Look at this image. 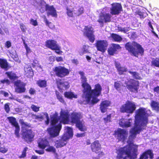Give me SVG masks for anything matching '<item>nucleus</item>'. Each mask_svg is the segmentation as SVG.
I'll use <instances>...</instances> for the list:
<instances>
[{
  "instance_id": "obj_1",
  "label": "nucleus",
  "mask_w": 159,
  "mask_h": 159,
  "mask_svg": "<svg viewBox=\"0 0 159 159\" xmlns=\"http://www.w3.org/2000/svg\"><path fill=\"white\" fill-rule=\"evenodd\" d=\"M150 114V110L143 107L136 110L134 127L130 130L129 140L128 142L129 144L119 149L117 159H120L125 155H127L130 159H135L137 158L138 146L131 143L132 141L135 138L136 134H139L146 126L148 121V117Z\"/></svg>"
},
{
  "instance_id": "obj_36",
  "label": "nucleus",
  "mask_w": 159,
  "mask_h": 159,
  "mask_svg": "<svg viewBox=\"0 0 159 159\" xmlns=\"http://www.w3.org/2000/svg\"><path fill=\"white\" fill-rule=\"evenodd\" d=\"M122 85V84L120 81L115 82L114 84V87L118 91L120 90Z\"/></svg>"
},
{
  "instance_id": "obj_63",
  "label": "nucleus",
  "mask_w": 159,
  "mask_h": 159,
  "mask_svg": "<svg viewBox=\"0 0 159 159\" xmlns=\"http://www.w3.org/2000/svg\"><path fill=\"white\" fill-rule=\"evenodd\" d=\"M76 136L78 137H82L84 136V133H77Z\"/></svg>"
},
{
  "instance_id": "obj_58",
  "label": "nucleus",
  "mask_w": 159,
  "mask_h": 159,
  "mask_svg": "<svg viewBox=\"0 0 159 159\" xmlns=\"http://www.w3.org/2000/svg\"><path fill=\"white\" fill-rule=\"evenodd\" d=\"M25 48L26 50L27 53H29L31 52L30 49V48L26 44H25Z\"/></svg>"
},
{
  "instance_id": "obj_6",
  "label": "nucleus",
  "mask_w": 159,
  "mask_h": 159,
  "mask_svg": "<svg viewBox=\"0 0 159 159\" xmlns=\"http://www.w3.org/2000/svg\"><path fill=\"white\" fill-rule=\"evenodd\" d=\"M82 116L81 113L74 112L71 115V121L72 122L75 123L76 126L81 131H84L86 130V128L84 125V122L80 120Z\"/></svg>"
},
{
  "instance_id": "obj_57",
  "label": "nucleus",
  "mask_w": 159,
  "mask_h": 159,
  "mask_svg": "<svg viewBox=\"0 0 159 159\" xmlns=\"http://www.w3.org/2000/svg\"><path fill=\"white\" fill-rule=\"evenodd\" d=\"M5 45L6 47L8 48H10L11 46V43L9 41H7Z\"/></svg>"
},
{
  "instance_id": "obj_4",
  "label": "nucleus",
  "mask_w": 159,
  "mask_h": 159,
  "mask_svg": "<svg viewBox=\"0 0 159 159\" xmlns=\"http://www.w3.org/2000/svg\"><path fill=\"white\" fill-rule=\"evenodd\" d=\"M73 135L72 129L68 126L65 127L64 133L61 139L56 141L54 146L57 148H60L65 146L67 141Z\"/></svg>"
},
{
  "instance_id": "obj_21",
  "label": "nucleus",
  "mask_w": 159,
  "mask_h": 159,
  "mask_svg": "<svg viewBox=\"0 0 159 159\" xmlns=\"http://www.w3.org/2000/svg\"><path fill=\"white\" fill-rule=\"evenodd\" d=\"M120 48V47L118 44H112L108 49V52L110 55H113L115 53L117 50Z\"/></svg>"
},
{
  "instance_id": "obj_39",
  "label": "nucleus",
  "mask_w": 159,
  "mask_h": 159,
  "mask_svg": "<svg viewBox=\"0 0 159 159\" xmlns=\"http://www.w3.org/2000/svg\"><path fill=\"white\" fill-rule=\"evenodd\" d=\"M129 28H123L121 27H117V30L119 31H120L124 33H126L129 31Z\"/></svg>"
},
{
  "instance_id": "obj_18",
  "label": "nucleus",
  "mask_w": 159,
  "mask_h": 159,
  "mask_svg": "<svg viewBox=\"0 0 159 159\" xmlns=\"http://www.w3.org/2000/svg\"><path fill=\"white\" fill-rule=\"evenodd\" d=\"M133 123V120L131 119H122L119 121V124L122 127H129Z\"/></svg>"
},
{
  "instance_id": "obj_3",
  "label": "nucleus",
  "mask_w": 159,
  "mask_h": 159,
  "mask_svg": "<svg viewBox=\"0 0 159 159\" xmlns=\"http://www.w3.org/2000/svg\"><path fill=\"white\" fill-rule=\"evenodd\" d=\"M57 113L51 117L52 127L48 129V133L52 137H54L58 135L61 128V123L66 124L68 122L69 114L67 110H61L60 118H58Z\"/></svg>"
},
{
  "instance_id": "obj_35",
  "label": "nucleus",
  "mask_w": 159,
  "mask_h": 159,
  "mask_svg": "<svg viewBox=\"0 0 159 159\" xmlns=\"http://www.w3.org/2000/svg\"><path fill=\"white\" fill-rule=\"evenodd\" d=\"M151 105L154 110L159 111V104L158 102L152 101V102Z\"/></svg>"
},
{
  "instance_id": "obj_61",
  "label": "nucleus",
  "mask_w": 159,
  "mask_h": 159,
  "mask_svg": "<svg viewBox=\"0 0 159 159\" xmlns=\"http://www.w3.org/2000/svg\"><path fill=\"white\" fill-rule=\"evenodd\" d=\"M29 93L31 94H33L35 93V90L32 88H30L29 90Z\"/></svg>"
},
{
  "instance_id": "obj_16",
  "label": "nucleus",
  "mask_w": 159,
  "mask_h": 159,
  "mask_svg": "<svg viewBox=\"0 0 159 159\" xmlns=\"http://www.w3.org/2000/svg\"><path fill=\"white\" fill-rule=\"evenodd\" d=\"M42 4H44L45 6L46 10L47 11L48 16L51 15L53 17H57V14L56 11L52 6H49L48 5H46V3L44 1H41Z\"/></svg>"
},
{
  "instance_id": "obj_11",
  "label": "nucleus",
  "mask_w": 159,
  "mask_h": 159,
  "mask_svg": "<svg viewBox=\"0 0 159 159\" xmlns=\"http://www.w3.org/2000/svg\"><path fill=\"white\" fill-rule=\"evenodd\" d=\"M115 134L119 140L123 142L128 136V132L125 129H119L115 132Z\"/></svg>"
},
{
  "instance_id": "obj_23",
  "label": "nucleus",
  "mask_w": 159,
  "mask_h": 159,
  "mask_svg": "<svg viewBox=\"0 0 159 159\" xmlns=\"http://www.w3.org/2000/svg\"><path fill=\"white\" fill-rule=\"evenodd\" d=\"M35 118L37 119L43 120L44 117L46 118V120L45 121L46 124L48 125L49 123V119L48 115V113L46 112H42L40 114L37 115L35 116Z\"/></svg>"
},
{
  "instance_id": "obj_19",
  "label": "nucleus",
  "mask_w": 159,
  "mask_h": 159,
  "mask_svg": "<svg viewBox=\"0 0 159 159\" xmlns=\"http://www.w3.org/2000/svg\"><path fill=\"white\" fill-rule=\"evenodd\" d=\"M91 149L93 152L96 153L99 152L101 149V145L98 141H95L91 144Z\"/></svg>"
},
{
  "instance_id": "obj_38",
  "label": "nucleus",
  "mask_w": 159,
  "mask_h": 159,
  "mask_svg": "<svg viewBox=\"0 0 159 159\" xmlns=\"http://www.w3.org/2000/svg\"><path fill=\"white\" fill-rule=\"evenodd\" d=\"M44 20L46 24V25L48 26L50 28L53 29L54 28V26L53 24L51 22H49L45 16L44 18Z\"/></svg>"
},
{
  "instance_id": "obj_59",
  "label": "nucleus",
  "mask_w": 159,
  "mask_h": 159,
  "mask_svg": "<svg viewBox=\"0 0 159 159\" xmlns=\"http://www.w3.org/2000/svg\"><path fill=\"white\" fill-rule=\"evenodd\" d=\"M154 92L159 94V86H157L154 89Z\"/></svg>"
},
{
  "instance_id": "obj_55",
  "label": "nucleus",
  "mask_w": 159,
  "mask_h": 159,
  "mask_svg": "<svg viewBox=\"0 0 159 159\" xmlns=\"http://www.w3.org/2000/svg\"><path fill=\"white\" fill-rule=\"evenodd\" d=\"M35 151L36 153L39 154H44V150L43 149L41 150H35Z\"/></svg>"
},
{
  "instance_id": "obj_51",
  "label": "nucleus",
  "mask_w": 159,
  "mask_h": 159,
  "mask_svg": "<svg viewBox=\"0 0 159 159\" xmlns=\"http://www.w3.org/2000/svg\"><path fill=\"white\" fill-rule=\"evenodd\" d=\"M111 115H109L106 118H104V120L106 123L109 122L110 121Z\"/></svg>"
},
{
  "instance_id": "obj_40",
  "label": "nucleus",
  "mask_w": 159,
  "mask_h": 159,
  "mask_svg": "<svg viewBox=\"0 0 159 159\" xmlns=\"http://www.w3.org/2000/svg\"><path fill=\"white\" fill-rule=\"evenodd\" d=\"M152 65L159 67V58H156L152 60Z\"/></svg>"
},
{
  "instance_id": "obj_27",
  "label": "nucleus",
  "mask_w": 159,
  "mask_h": 159,
  "mask_svg": "<svg viewBox=\"0 0 159 159\" xmlns=\"http://www.w3.org/2000/svg\"><path fill=\"white\" fill-rule=\"evenodd\" d=\"M49 142L44 139H40L38 141V145L39 147L43 149L46 148L49 145Z\"/></svg>"
},
{
  "instance_id": "obj_49",
  "label": "nucleus",
  "mask_w": 159,
  "mask_h": 159,
  "mask_svg": "<svg viewBox=\"0 0 159 159\" xmlns=\"http://www.w3.org/2000/svg\"><path fill=\"white\" fill-rule=\"evenodd\" d=\"M30 23L34 26H36L38 25L37 20L32 19H31L30 20Z\"/></svg>"
},
{
  "instance_id": "obj_62",
  "label": "nucleus",
  "mask_w": 159,
  "mask_h": 159,
  "mask_svg": "<svg viewBox=\"0 0 159 159\" xmlns=\"http://www.w3.org/2000/svg\"><path fill=\"white\" fill-rule=\"evenodd\" d=\"M71 61L73 63H74L75 65H77L79 63L77 59H73L71 60Z\"/></svg>"
},
{
  "instance_id": "obj_37",
  "label": "nucleus",
  "mask_w": 159,
  "mask_h": 159,
  "mask_svg": "<svg viewBox=\"0 0 159 159\" xmlns=\"http://www.w3.org/2000/svg\"><path fill=\"white\" fill-rule=\"evenodd\" d=\"M111 37L112 39L116 41H120L122 39L121 37L120 36L116 34H112Z\"/></svg>"
},
{
  "instance_id": "obj_31",
  "label": "nucleus",
  "mask_w": 159,
  "mask_h": 159,
  "mask_svg": "<svg viewBox=\"0 0 159 159\" xmlns=\"http://www.w3.org/2000/svg\"><path fill=\"white\" fill-rule=\"evenodd\" d=\"M64 95L66 97L70 99L77 98V95L71 92H66L64 93Z\"/></svg>"
},
{
  "instance_id": "obj_30",
  "label": "nucleus",
  "mask_w": 159,
  "mask_h": 159,
  "mask_svg": "<svg viewBox=\"0 0 159 159\" xmlns=\"http://www.w3.org/2000/svg\"><path fill=\"white\" fill-rule=\"evenodd\" d=\"M83 8L81 7H79L77 8L73 9V12L74 15L79 16L83 13Z\"/></svg>"
},
{
  "instance_id": "obj_15",
  "label": "nucleus",
  "mask_w": 159,
  "mask_h": 159,
  "mask_svg": "<svg viewBox=\"0 0 159 159\" xmlns=\"http://www.w3.org/2000/svg\"><path fill=\"white\" fill-rule=\"evenodd\" d=\"M45 44L47 47L53 50H60L61 49V47L57 44V41L54 40L47 41Z\"/></svg>"
},
{
  "instance_id": "obj_56",
  "label": "nucleus",
  "mask_w": 159,
  "mask_h": 159,
  "mask_svg": "<svg viewBox=\"0 0 159 159\" xmlns=\"http://www.w3.org/2000/svg\"><path fill=\"white\" fill-rule=\"evenodd\" d=\"M0 93L1 94L3 95L5 97H8L9 95L8 93L3 91H0Z\"/></svg>"
},
{
  "instance_id": "obj_44",
  "label": "nucleus",
  "mask_w": 159,
  "mask_h": 159,
  "mask_svg": "<svg viewBox=\"0 0 159 159\" xmlns=\"http://www.w3.org/2000/svg\"><path fill=\"white\" fill-rule=\"evenodd\" d=\"M56 94L57 95V97L58 100L61 102L64 103V101L61 95L59 93L57 92H56Z\"/></svg>"
},
{
  "instance_id": "obj_60",
  "label": "nucleus",
  "mask_w": 159,
  "mask_h": 159,
  "mask_svg": "<svg viewBox=\"0 0 159 159\" xmlns=\"http://www.w3.org/2000/svg\"><path fill=\"white\" fill-rule=\"evenodd\" d=\"M56 60L58 62L62 61L63 60L62 57H56Z\"/></svg>"
},
{
  "instance_id": "obj_43",
  "label": "nucleus",
  "mask_w": 159,
  "mask_h": 159,
  "mask_svg": "<svg viewBox=\"0 0 159 159\" xmlns=\"http://www.w3.org/2000/svg\"><path fill=\"white\" fill-rule=\"evenodd\" d=\"M31 108L32 110L35 112L38 111L39 110L40 107H37L34 104H32L31 106Z\"/></svg>"
},
{
  "instance_id": "obj_25",
  "label": "nucleus",
  "mask_w": 159,
  "mask_h": 159,
  "mask_svg": "<svg viewBox=\"0 0 159 159\" xmlns=\"http://www.w3.org/2000/svg\"><path fill=\"white\" fill-rule=\"evenodd\" d=\"M58 88L60 89H66L69 87V85L67 82H63L61 80L57 81Z\"/></svg>"
},
{
  "instance_id": "obj_34",
  "label": "nucleus",
  "mask_w": 159,
  "mask_h": 159,
  "mask_svg": "<svg viewBox=\"0 0 159 159\" xmlns=\"http://www.w3.org/2000/svg\"><path fill=\"white\" fill-rule=\"evenodd\" d=\"M37 83L40 87H45L47 85V82L45 80H39L37 81Z\"/></svg>"
},
{
  "instance_id": "obj_17",
  "label": "nucleus",
  "mask_w": 159,
  "mask_h": 159,
  "mask_svg": "<svg viewBox=\"0 0 159 159\" xmlns=\"http://www.w3.org/2000/svg\"><path fill=\"white\" fill-rule=\"evenodd\" d=\"M107 46V43L105 40L97 41L96 45L97 49L102 52H104L106 50Z\"/></svg>"
},
{
  "instance_id": "obj_41",
  "label": "nucleus",
  "mask_w": 159,
  "mask_h": 159,
  "mask_svg": "<svg viewBox=\"0 0 159 159\" xmlns=\"http://www.w3.org/2000/svg\"><path fill=\"white\" fill-rule=\"evenodd\" d=\"M6 74H7L8 77L11 80L14 79L16 77V75L12 72H7Z\"/></svg>"
},
{
  "instance_id": "obj_5",
  "label": "nucleus",
  "mask_w": 159,
  "mask_h": 159,
  "mask_svg": "<svg viewBox=\"0 0 159 159\" xmlns=\"http://www.w3.org/2000/svg\"><path fill=\"white\" fill-rule=\"evenodd\" d=\"M125 48L131 55L137 57L139 55L142 56L143 54L144 50L142 46L135 42L128 43L125 45Z\"/></svg>"
},
{
  "instance_id": "obj_28",
  "label": "nucleus",
  "mask_w": 159,
  "mask_h": 159,
  "mask_svg": "<svg viewBox=\"0 0 159 159\" xmlns=\"http://www.w3.org/2000/svg\"><path fill=\"white\" fill-rule=\"evenodd\" d=\"M115 64L120 74L121 75L124 72L127 71V68L125 67H121L118 62L115 61Z\"/></svg>"
},
{
  "instance_id": "obj_14",
  "label": "nucleus",
  "mask_w": 159,
  "mask_h": 159,
  "mask_svg": "<svg viewBox=\"0 0 159 159\" xmlns=\"http://www.w3.org/2000/svg\"><path fill=\"white\" fill-rule=\"evenodd\" d=\"M122 9L121 5L120 3H113L110 8V13L112 15H118L120 13Z\"/></svg>"
},
{
  "instance_id": "obj_53",
  "label": "nucleus",
  "mask_w": 159,
  "mask_h": 159,
  "mask_svg": "<svg viewBox=\"0 0 159 159\" xmlns=\"http://www.w3.org/2000/svg\"><path fill=\"white\" fill-rule=\"evenodd\" d=\"M7 150V148H5L3 147H1L0 148V152H2L3 153H5L6 152Z\"/></svg>"
},
{
  "instance_id": "obj_26",
  "label": "nucleus",
  "mask_w": 159,
  "mask_h": 159,
  "mask_svg": "<svg viewBox=\"0 0 159 159\" xmlns=\"http://www.w3.org/2000/svg\"><path fill=\"white\" fill-rule=\"evenodd\" d=\"M152 159L153 157V154L151 150H149L143 153L140 156L139 159H147L148 157Z\"/></svg>"
},
{
  "instance_id": "obj_24",
  "label": "nucleus",
  "mask_w": 159,
  "mask_h": 159,
  "mask_svg": "<svg viewBox=\"0 0 159 159\" xmlns=\"http://www.w3.org/2000/svg\"><path fill=\"white\" fill-rule=\"evenodd\" d=\"M110 102L108 100H104L102 101L101 104L100 109L102 112H105L107 111V107L110 106Z\"/></svg>"
},
{
  "instance_id": "obj_48",
  "label": "nucleus",
  "mask_w": 159,
  "mask_h": 159,
  "mask_svg": "<svg viewBox=\"0 0 159 159\" xmlns=\"http://www.w3.org/2000/svg\"><path fill=\"white\" fill-rule=\"evenodd\" d=\"M85 46H83V48L79 51V54L80 55H83L84 54L86 53L88 51L87 50L85 49Z\"/></svg>"
},
{
  "instance_id": "obj_32",
  "label": "nucleus",
  "mask_w": 159,
  "mask_h": 159,
  "mask_svg": "<svg viewBox=\"0 0 159 159\" xmlns=\"http://www.w3.org/2000/svg\"><path fill=\"white\" fill-rule=\"evenodd\" d=\"M46 148L45 149V150L48 152H52L56 155L57 154L56 153V150L55 148L53 146H50L49 144V145L47 146Z\"/></svg>"
},
{
  "instance_id": "obj_2",
  "label": "nucleus",
  "mask_w": 159,
  "mask_h": 159,
  "mask_svg": "<svg viewBox=\"0 0 159 159\" xmlns=\"http://www.w3.org/2000/svg\"><path fill=\"white\" fill-rule=\"evenodd\" d=\"M79 74L81 75V80L83 90V98L84 101L86 103L94 104L96 103L99 101L97 98L101 93L102 89L99 84L95 85L94 89L91 90L90 85L86 82L87 79L83 72L80 71Z\"/></svg>"
},
{
  "instance_id": "obj_8",
  "label": "nucleus",
  "mask_w": 159,
  "mask_h": 159,
  "mask_svg": "<svg viewBox=\"0 0 159 159\" xmlns=\"http://www.w3.org/2000/svg\"><path fill=\"white\" fill-rule=\"evenodd\" d=\"M136 108L134 102L130 101H127L125 104L123 105L120 108V111L122 112H126L132 113Z\"/></svg>"
},
{
  "instance_id": "obj_10",
  "label": "nucleus",
  "mask_w": 159,
  "mask_h": 159,
  "mask_svg": "<svg viewBox=\"0 0 159 159\" xmlns=\"http://www.w3.org/2000/svg\"><path fill=\"white\" fill-rule=\"evenodd\" d=\"M53 70L57 76L61 77L67 75L69 73L68 69L61 66L56 67Z\"/></svg>"
},
{
  "instance_id": "obj_47",
  "label": "nucleus",
  "mask_w": 159,
  "mask_h": 159,
  "mask_svg": "<svg viewBox=\"0 0 159 159\" xmlns=\"http://www.w3.org/2000/svg\"><path fill=\"white\" fill-rule=\"evenodd\" d=\"M9 99H10L14 100H16L18 102H19L21 103H24V101L20 99H19L17 98H16L15 97L12 96L11 97H10L9 98Z\"/></svg>"
},
{
  "instance_id": "obj_42",
  "label": "nucleus",
  "mask_w": 159,
  "mask_h": 159,
  "mask_svg": "<svg viewBox=\"0 0 159 159\" xmlns=\"http://www.w3.org/2000/svg\"><path fill=\"white\" fill-rule=\"evenodd\" d=\"M129 72L132 75L134 78L138 79H140V76L138 73L132 71H129Z\"/></svg>"
},
{
  "instance_id": "obj_7",
  "label": "nucleus",
  "mask_w": 159,
  "mask_h": 159,
  "mask_svg": "<svg viewBox=\"0 0 159 159\" xmlns=\"http://www.w3.org/2000/svg\"><path fill=\"white\" fill-rule=\"evenodd\" d=\"M109 11V8L107 7H105L102 10L99 19L98 20L99 23L102 24L104 22L106 23L110 21L111 16L108 13H107Z\"/></svg>"
},
{
  "instance_id": "obj_20",
  "label": "nucleus",
  "mask_w": 159,
  "mask_h": 159,
  "mask_svg": "<svg viewBox=\"0 0 159 159\" xmlns=\"http://www.w3.org/2000/svg\"><path fill=\"white\" fill-rule=\"evenodd\" d=\"M34 136V133L30 129L27 130L23 134V137L27 142L31 141Z\"/></svg>"
},
{
  "instance_id": "obj_46",
  "label": "nucleus",
  "mask_w": 159,
  "mask_h": 159,
  "mask_svg": "<svg viewBox=\"0 0 159 159\" xmlns=\"http://www.w3.org/2000/svg\"><path fill=\"white\" fill-rule=\"evenodd\" d=\"M66 9V13L68 16L70 17H72L73 16L74 14L73 10L72 11L71 10L69 9L68 8H67Z\"/></svg>"
},
{
  "instance_id": "obj_33",
  "label": "nucleus",
  "mask_w": 159,
  "mask_h": 159,
  "mask_svg": "<svg viewBox=\"0 0 159 159\" xmlns=\"http://www.w3.org/2000/svg\"><path fill=\"white\" fill-rule=\"evenodd\" d=\"M9 122L12 125L15 126L18 125V123L16 120V119L13 117H10L7 118Z\"/></svg>"
},
{
  "instance_id": "obj_13",
  "label": "nucleus",
  "mask_w": 159,
  "mask_h": 159,
  "mask_svg": "<svg viewBox=\"0 0 159 159\" xmlns=\"http://www.w3.org/2000/svg\"><path fill=\"white\" fill-rule=\"evenodd\" d=\"M16 87L15 89V92L17 93H21L25 92V84L20 80H17L15 83Z\"/></svg>"
},
{
  "instance_id": "obj_12",
  "label": "nucleus",
  "mask_w": 159,
  "mask_h": 159,
  "mask_svg": "<svg viewBox=\"0 0 159 159\" xmlns=\"http://www.w3.org/2000/svg\"><path fill=\"white\" fill-rule=\"evenodd\" d=\"M127 88L130 91L137 92L139 88V82L138 81L131 80L128 83H125Z\"/></svg>"
},
{
  "instance_id": "obj_54",
  "label": "nucleus",
  "mask_w": 159,
  "mask_h": 159,
  "mask_svg": "<svg viewBox=\"0 0 159 159\" xmlns=\"http://www.w3.org/2000/svg\"><path fill=\"white\" fill-rule=\"evenodd\" d=\"M2 83L3 84L6 83L7 84H10V82L8 79H4L3 80L1 81Z\"/></svg>"
},
{
  "instance_id": "obj_50",
  "label": "nucleus",
  "mask_w": 159,
  "mask_h": 159,
  "mask_svg": "<svg viewBox=\"0 0 159 159\" xmlns=\"http://www.w3.org/2000/svg\"><path fill=\"white\" fill-rule=\"evenodd\" d=\"M4 108L6 111L7 113H8L10 111V108L8 103H6L5 105Z\"/></svg>"
},
{
  "instance_id": "obj_52",
  "label": "nucleus",
  "mask_w": 159,
  "mask_h": 159,
  "mask_svg": "<svg viewBox=\"0 0 159 159\" xmlns=\"http://www.w3.org/2000/svg\"><path fill=\"white\" fill-rule=\"evenodd\" d=\"M27 148L26 147H25L24 148L22 154L21 156V157L22 158H23L25 157V154H26V152L27 151Z\"/></svg>"
},
{
  "instance_id": "obj_45",
  "label": "nucleus",
  "mask_w": 159,
  "mask_h": 159,
  "mask_svg": "<svg viewBox=\"0 0 159 159\" xmlns=\"http://www.w3.org/2000/svg\"><path fill=\"white\" fill-rule=\"evenodd\" d=\"M16 128V129L15 130V134L16 136L17 137H18L19 136V132L20 131V128L19 126L18 125L16 126H15Z\"/></svg>"
},
{
  "instance_id": "obj_29",
  "label": "nucleus",
  "mask_w": 159,
  "mask_h": 159,
  "mask_svg": "<svg viewBox=\"0 0 159 159\" xmlns=\"http://www.w3.org/2000/svg\"><path fill=\"white\" fill-rule=\"evenodd\" d=\"M0 66L2 68L7 70L8 65L7 60L4 59H0Z\"/></svg>"
},
{
  "instance_id": "obj_64",
  "label": "nucleus",
  "mask_w": 159,
  "mask_h": 159,
  "mask_svg": "<svg viewBox=\"0 0 159 159\" xmlns=\"http://www.w3.org/2000/svg\"><path fill=\"white\" fill-rule=\"evenodd\" d=\"M20 27L22 31H24L25 30V25L23 24H21L20 25Z\"/></svg>"
},
{
  "instance_id": "obj_9",
  "label": "nucleus",
  "mask_w": 159,
  "mask_h": 159,
  "mask_svg": "<svg viewBox=\"0 0 159 159\" xmlns=\"http://www.w3.org/2000/svg\"><path fill=\"white\" fill-rule=\"evenodd\" d=\"M93 29L91 26L85 27L83 32L84 35L89 39L90 42L93 43L95 40L94 36L93 34Z\"/></svg>"
},
{
  "instance_id": "obj_22",
  "label": "nucleus",
  "mask_w": 159,
  "mask_h": 159,
  "mask_svg": "<svg viewBox=\"0 0 159 159\" xmlns=\"http://www.w3.org/2000/svg\"><path fill=\"white\" fill-rule=\"evenodd\" d=\"M24 70L25 75L26 76L30 78L33 77L34 73L30 66L26 65L25 66Z\"/></svg>"
}]
</instances>
